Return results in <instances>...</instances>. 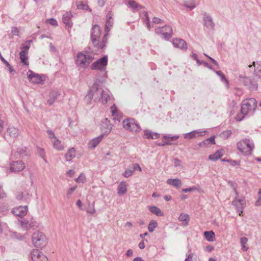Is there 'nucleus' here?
I'll return each instance as SVG.
<instances>
[{
    "mask_svg": "<svg viewBox=\"0 0 261 261\" xmlns=\"http://www.w3.org/2000/svg\"><path fill=\"white\" fill-rule=\"evenodd\" d=\"M257 101L253 98H250L244 99L242 101L241 107V115L242 116H240V115H237L236 119L237 121H241L245 115L251 116L252 115L257 108Z\"/></svg>",
    "mask_w": 261,
    "mask_h": 261,
    "instance_id": "1",
    "label": "nucleus"
},
{
    "mask_svg": "<svg viewBox=\"0 0 261 261\" xmlns=\"http://www.w3.org/2000/svg\"><path fill=\"white\" fill-rule=\"evenodd\" d=\"M94 57L91 54L84 51L77 54L75 64L77 67L86 69L93 60Z\"/></svg>",
    "mask_w": 261,
    "mask_h": 261,
    "instance_id": "2",
    "label": "nucleus"
},
{
    "mask_svg": "<svg viewBox=\"0 0 261 261\" xmlns=\"http://www.w3.org/2000/svg\"><path fill=\"white\" fill-rule=\"evenodd\" d=\"M238 149L244 154L248 155L251 153L253 148V144L248 139L242 140L237 143Z\"/></svg>",
    "mask_w": 261,
    "mask_h": 261,
    "instance_id": "3",
    "label": "nucleus"
},
{
    "mask_svg": "<svg viewBox=\"0 0 261 261\" xmlns=\"http://www.w3.org/2000/svg\"><path fill=\"white\" fill-rule=\"evenodd\" d=\"M32 242L36 247H43L47 244V239L44 234L40 231L35 232L32 238Z\"/></svg>",
    "mask_w": 261,
    "mask_h": 261,
    "instance_id": "4",
    "label": "nucleus"
},
{
    "mask_svg": "<svg viewBox=\"0 0 261 261\" xmlns=\"http://www.w3.org/2000/svg\"><path fill=\"white\" fill-rule=\"evenodd\" d=\"M46 132L54 148L58 151L63 150L64 146L61 141L56 137L54 132L51 129H48Z\"/></svg>",
    "mask_w": 261,
    "mask_h": 261,
    "instance_id": "5",
    "label": "nucleus"
},
{
    "mask_svg": "<svg viewBox=\"0 0 261 261\" xmlns=\"http://www.w3.org/2000/svg\"><path fill=\"white\" fill-rule=\"evenodd\" d=\"M95 94L97 97L95 100L101 101L103 104H106L111 99V94L109 91H104L102 89L95 88Z\"/></svg>",
    "mask_w": 261,
    "mask_h": 261,
    "instance_id": "6",
    "label": "nucleus"
},
{
    "mask_svg": "<svg viewBox=\"0 0 261 261\" xmlns=\"http://www.w3.org/2000/svg\"><path fill=\"white\" fill-rule=\"evenodd\" d=\"M122 124L123 127L126 130L130 132H140L141 130L138 124L136 123L135 120L132 118L123 120Z\"/></svg>",
    "mask_w": 261,
    "mask_h": 261,
    "instance_id": "7",
    "label": "nucleus"
},
{
    "mask_svg": "<svg viewBox=\"0 0 261 261\" xmlns=\"http://www.w3.org/2000/svg\"><path fill=\"white\" fill-rule=\"evenodd\" d=\"M101 34V31L99 25L95 24L92 27L91 38L94 45H99V39Z\"/></svg>",
    "mask_w": 261,
    "mask_h": 261,
    "instance_id": "8",
    "label": "nucleus"
},
{
    "mask_svg": "<svg viewBox=\"0 0 261 261\" xmlns=\"http://www.w3.org/2000/svg\"><path fill=\"white\" fill-rule=\"evenodd\" d=\"M240 82L244 85V86L248 87L251 91H256L258 88L257 83L250 78L247 77L243 76L242 75L239 76Z\"/></svg>",
    "mask_w": 261,
    "mask_h": 261,
    "instance_id": "9",
    "label": "nucleus"
},
{
    "mask_svg": "<svg viewBox=\"0 0 261 261\" xmlns=\"http://www.w3.org/2000/svg\"><path fill=\"white\" fill-rule=\"evenodd\" d=\"M155 32L158 34H161L165 39H170L172 34V29L170 26H165L162 28H158L155 29Z\"/></svg>",
    "mask_w": 261,
    "mask_h": 261,
    "instance_id": "10",
    "label": "nucleus"
},
{
    "mask_svg": "<svg viewBox=\"0 0 261 261\" xmlns=\"http://www.w3.org/2000/svg\"><path fill=\"white\" fill-rule=\"evenodd\" d=\"M107 63L108 58L107 56H105L93 63L91 65V68L92 70L97 69L104 71Z\"/></svg>",
    "mask_w": 261,
    "mask_h": 261,
    "instance_id": "11",
    "label": "nucleus"
},
{
    "mask_svg": "<svg viewBox=\"0 0 261 261\" xmlns=\"http://www.w3.org/2000/svg\"><path fill=\"white\" fill-rule=\"evenodd\" d=\"M203 24L208 30L212 31L215 29V24L212 17L206 12L203 14Z\"/></svg>",
    "mask_w": 261,
    "mask_h": 261,
    "instance_id": "12",
    "label": "nucleus"
},
{
    "mask_svg": "<svg viewBox=\"0 0 261 261\" xmlns=\"http://www.w3.org/2000/svg\"><path fill=\"white\" fill-rule=\"evenodd\" d=\"M232 203L236 207V209L239 213V215L241 216L245 206V200L244 198H238V196H236L235 199L232 201Z\"/></svg>",
    "mask_w": 261,
    "mask_h": 261,
    "instance_id": "13",
    "label": "nucleus"
},
{
    "mask_svg": "<svg viewBox=\"0 0 261 261\" xmlns=\"http://www.w3.org/2000/svg\"><path fill=\"white\" fill-rule=\"evenodd\" d=\"M33 261H48L47 257L38 249H34L31 252Z\"/></svg>",
    "mask_w": 261,
    "mask_h": 261,
    "instance_id": "14",
    "label": "nucleus"
},
{
    "mask_svg": "<svg viewBox=\"0 0 261 261\" xmlns=\"http://www.w3.org/2000/svg\"><path fill=\"white\" fill-rule=\"evenodd\" d=\"M21 227L24 230H28L36 226L37 223L33 218L25 219L19 221Z\"/></svg>",
    "mask_w": 261,
    "mask_h": 261,
    "instance_id": "15",
    "label": "nucleus"
},
{
    "mask_svg": "<svg viewBox=\"0 0 261 261\" xmlns=\"http://www.w3.org/2000/svg\"><path fill=\"white\" fill-rule=\"evenodd\" d=\"M24 168V164L21 161H14L10 164V171L12 172H20Z\"/></svg>",
    "mask_w": 261,
    "mask_h": 261,
    "instance_id": "16",
    "label": "nucleus"
},
{
    "mask_svg": "<svg viewBox=\"0 0 261 261\" xmlns=\"http://www.w3.org/2000/svg\"><path fill=\"white\" fill-rule=\"evenodd\" d=\"M28 212L27 206H19L14 208L12 212L15 216L22 217L27 215Z\"/></svg>",
    "mask_w": 261,
    "mask_h": 261,
    "instance_id": "17",
    "label": "nucleus"
},
{
    "mask_svg": "<svg viewBox=\"0 0 261 261\" xmlns=\"http://www.w3.org/2000/svg\"><path fill=\"white\" fill-rule=\"evenodd\" d=\"M27 76L30 81L35 84H40L43 81L42 76L35 74L31 70H29Z\"/></svg>",
    "mask_w": 261,
    "mask_h": 261,
    "instance_id": "18",
    "label": "nucleus"
},
{
    "mask_svg": "<svg viewBox=\"0 0 261 261\" xmlns=\"http://www.w3.org/2000/svg\"><path fill=\"white\" fill-rule=\"evenodd\" d=\"M104 135L101 134L99 136L95 137L89 141L88 144V147L89 149H94L98 144L102 141Z\"/></svg>",
    "mask_w": 261,
    "mask_h": 261,
    "instance_id": "19",
    "label": "nucleus"
},
{
    "mask_svg": "<svg viewBox=\"0 0 261 261\" xmlns=\"http://www.w3.org/2000/svg\"><path fill=\"white\" fill-rule=\"evenodd\" d=\"M172 43L174 47L176 48H179L185 50L187 49V44L183 39L179 38L173 39Z\"/></svg>",
    "mask_w": 261,
    "mask_h": 261,
    "instance_id": "20",
    "label": "nucleus"
},
{
    "mask_svg": "<svg viewBox=\"0 0 261 261\" xmlns=\"http://www.w3.org/2000/svg\"><path fill=\"white\" fill-rule=\"evenodd\" d=\"M207 132L205 130H193L190 133H188L184 134V138L185 139H191L194 138H195L197 136H202L203 133H206Z\"/></svg>",
    "mask_w": 261,
    "mask_h": 261,
    "instance_id": "21",
    "label": "nucleus"
},
{
    "mask_svg": "<svg viewBox=\"0 0 261 261\" xmlns=\"http://www.w3.org/2000/svg\"><path fill=\"white\" fill-rule=\"evenodd\" d=\"M179 138V136L175 135L173 136H164L163 139L164 141L162 142V143H160L158 144L159 146H165L167 145H171V141H174Z\"/></svg>",
    "mask_w": 261,
    "mask_h": 261,
    "instance_id": "22",
    "label": "nucleus"
},
{
    "mask_svg": "<svg viewBox=\"0 0 261 261\" xmlns=\"http://www.w3.org/2000/svg\"><path fill=\"white\" fill-rule=\"evenodd\" d=\"M252 67L254 68V75L261 79V64L259 63L258 62H257L256 63L255 62H253L252 65H248V67L249 68Z\"/></svg>",
    "mask_w": 261,
    "mask_h": 261,
    "instance_id": "23",
    "label": "nucleus"
},
{
    "mask_svg": "<svg viewBox=\"0 0 261 261\" xmlns=\"http://www.w3.org/2000/svg\"><path fill=\"white\" fill-rule=\"evenodd\" d=\"M7 133L12 138H16L20 134V130L14 126H10L7 128Z\"/></svg>",
    "mask_w": 261,
    "mask_h": 261,
    "instance_id": "24",
    "label": "nucleus"
},
{
    "mask_svg": "<svg viewBox=\"0 0 261 261\" xmlns=\"http://www.w3.org/2000/svg\"><path fill=\"white\" fill-rule=\"evenodd\" d=\"M31 196L28 193L18 192L16 195V198L21 202L27 201L30 199Z\"/></svg>",
    "mask_w": 261,
    "mask_h": 261,
    "instance_id": "25",
    "label": "nucleus"
},
{
    "mask_svg": "<svg viewBox=\"0 0 261 261\" xmlns=\"http://www.w3.org/2000/svg\"><path fill=\"white\" fill-rule=\"evenodd\" d=\"M72 16L70 12H67L63 16V22L67 27H71L72 26V22L71 21V18Z\"/></svg>",
    "mask_w": 261,
    "mask_h": 261,
    "instance_id": "26",
    "label": "nucleus"
},
{
    "mask_svg": "<svg viewBox=\"0 0 261 261\" xmlns=\"http://www.w3.org/2000/svg\"><path fill=\"white\" fill-rule=\"evenodd\" d=\"M126 4L130 7L134 11H138L143 8V7L134 0H126Z\"/></svg>",
    "mask_w": 261,
    "mask_h": 261,
    "instance_id": "27",
    "label": "nucleus"
},
{
    "mask_svg": "<svg viewBox=\"0 0 261 261\" xmlns=\"http://www.w3.org/2000/svg\"><path fill=\"white\" fill-rule=\"evenodd\" d=\"M224 150L219 149L216 152L213 154H211L209 155L208 159L211 161H216L219 159H220L223 155Z\"/></svg>",
    "mask_w": 261,
    "mask_h": 261,
    "instance_id": "28",
    "label": "nucleus"
},
{
    "mask_svg": "<svg viewBox=\"0 0 261 261\" xmlns=\"http://www.w3.org/2000/svg\"><path fill=\"white\" fill-rule=\"evenodd\" d=\"M95 97H97L96 94H95V88L91 89L89 91L88 93L86 95L85 100L87 103H90L91 100Z\"/></svg>",
    "mask_w": 261,
    "mask_h": 261,
    "instance_id": "29",
    "label": "nucleus"
},
{
    "mask_svg": "<svg viewBox=\"0 0 261 261\" xmlns=\"http://www.w3.org/2000/svg\"><path fill=\"white\" fill-rule=\"evenodd\" d=\"M118 194L119 195H122L125 194L127 191V185L126 182L122 181L118 187Z\"/></svg>",
    "mask_w": 261,
    "mask_h": 261,
    "instance_id": "30",
    "label": "nucleus"
},
{
    "mask_svg": "<svg viewBox=\"0 0 261 261\" xmlns=\"http://www.w3.org/2000/svg\"><path fill=\"white\" fill-rule=\"evenodd\" d=\"M143 137L146 139H156L160 137V134L146 130L144 132Z\"/></svg>",
    "mask_w": 261,
    "mask_h": 261,
    "instance_id": "31",
    "label": "nucleus"
},
{
    "mask_svg": "<svg viewBox=\"0 0 261 261\" xmlns=\"http://www.w3.org/2000/svg\"><path fill=\"white\" fill-rule=\"evenodd\" d=\"M168 185H172L176 188H179L181 185V181L179 178H170L167 180Z\"/></svg>",
    "mask_w": 261,
    "mask_h": 261,
    "instance_id": "32",
    "label": "nucleus"
},
{
    "mask_svg": "<svg viewBox=\"0 0 261 261\" xmlns=\"http://www.w3.org/2000/svg\"><path fill=\"white\" fill-rule=\"evenodd\" d=\"M21 62L25 65H29L28 53L25 50H22L19 53Z\"/></svg>",
    "mask_w": 261,
    "mask_h": 261,
    "instance_id": "33",
    "label": "nucleus"
},
{
    "mask_svg": "<svg viewBox=\"0 0 261 261\" xmlns=\"http://www.w3.org/2000/svg\"><path fill=\"white\" fill-rule=\"evenodd\" d=\"M149 210L151 213L158 216H163L164 215V213L162 212L159 208L155 206H149Z\"/></svg>",
    "mask_w": 261,
    "mask_h": 261,
    "instance_id": "34",
    "label": "nucleus"
},
{
    "mask_svg": "<svg viewBox=\"0 0 261 261\" xmlns=\"http://www.w3.org/2000/svg\"><path fill=\"white\" fill-rule=\"evenodd\" d=\"M75 156V151L74 148H72L68 150L65 155V158L67 162L70 161Z\"/></svg>",
    "mask_w": 261,
    "mask_h": 261,
    "instance_id": "35",
    "label": "nucleus"
},
{
    "mask_svg": "<svg viewBox=\"0 0 261 261\" xmlns=\"http://www.w3.org/2000/svg\"><path fill=\"white\" fill-rule=\"evenodd\" d=\"M204 236L206 240L208 242H213L215 240V233L212 231H205Z\"/></svg>",
    "mask_w": 261,
    "mask_h": 261,
    "instance_id": "36",
    "label": "nucleus"
},
{
    "mask_svg": "<svg viewBox=\"0 0 261 261\" xmlns=\"http://www.w3.org/2000/svg\"><path fill=\"white\" fill-rule=\"evenodd\" d=\"M111 110L112 112V115L113 117V119L119 121L121 117L118 114V110L115 105L111 107Z\"/></svg>",
    "mask_w": 261,
    "mask_h": 261,
    "instance_id": "37",
    "label": "nucleus"
},
{
    "mask_svg": "<svg viewBox=\"0 0 261 261\" xmlns=\"http://www.w3.org/2000/svg\"><path fill=\"white\" fill-rule=\"evenodd\" d=\"M108 35V33H106L103 35L101 42L99 40V45L94 46L101 49L103 48L107 43Z\"/></svg>",
    "mask_w": 261,
    "mask_h": 261,
    "instance_id": "38",
    "label": "nucleus"
},
{
    "mask_svg": "<svg viewBox=\"0 0 261 261\" xmlns=\"http://www.w3.org/2000/svg\"><path fill=\"white\" fill-rule=\"evenodd\" d=\"M248 242V239L245 237H242L240 239V244L241 245V248L243 251H247L248 249V247L247 246Z\"/></svg>",
    "mask_w": 261,
    "mask_h": 261,
    "instance_id": "39",
    "label": "nucleus"
},
{
    "mask_svg": "<svg viewBox=\"0 0 261 261\" xmlns=\"http://www.w3.org/2000/svg\"><path fill=\"white\" fill-rule=\"evenodd\" d=\"M178 220L180 221L184 222L185 225L187 226L189 221V216L188 214L181 213L179 216Z\"/></svg>",
    "mask_w": 261,
    "mask_h": 261,
    "instance_id": "40",
    "label": "nucleus"
},
{
    "mask_svg": "<svg viewBox=\"0 0 261 261\" xmlns=\"http://www.w3.org/2000/svg\"><path fill=\"white\" fill-rule=\"evenodd\" d=\"M59 94L56 92H52L50 94V98L48 100L47 102L49 105H52L57 99Z\"/></svg>",
    "mask_w": 261,
    "mask_h": 261,
    "instance_id": "41",
    "label": "nucleus"
},
{
    "mask_svg": "<svg viewBox=\"0 0 261 261\" xmlns=\"http://www.w3.org/2000/svg\"><path fill=\"white\" fill-rule=\"evenodd\" d=\"M157 225L158 224L155 221L151 220L148 224V231L150 232H152L154 231V228L157 226Z\"/></svg>",
    "mask_w": 261,
    "mask_h": 261,
    "instance_id": "42",
    "label": "nucleus"
},
{
    "mask_svg": "<svg viewBox=\"0 0 261 261\" xmlns=\"http://www.w3.org/2000/svg\"><path fill=\"white\" fill-rule=\"evenodd\" d=\"M16 152L21 156H24L28 154V151L27 148L22 147L18 148Z\"/></svg>",
    "mask_w": 261,
    "mask_h": 261,
    "instance_id": "43",
    "label": "nucleus"
},
{
    "mask_svg": "<svg viewBox=\"0 0 261 261\" xmlns=\"http://www.w3.org/2000/svg\"><path fill=\"white\" fill-rule=\"evenodd\" d=\"M113 25V21L107 20L106 24H105V30L106 32V33L109 32V31H110Z\"/></svg>",
    "mask_w": 261,
    "mask_h": 261,
    "instance_id": "44",
    "label": "nucleus"
},
{
    "mask_svg": "<svg viewBox=\"0 0 261 261\" xmlns=\"http://www.w3.org/2000/svg\"><path fill=\"white\" fill-rule=\"evenodd\" d=\"M231 134H232V133H231V130H226L224 131L222 133H221L220 134V136L222 138H223L224 139H227L230 136Z\"/></svg>",
    "mask_w": 261,
    "mask_h": 261,
    "instance_id": "45",
    "label": "nucleus"
},
{
    "mask_svg": "<svg viewBox=\"0 0 261 261\" xmlns=\"http://www.w3.org/2000/svg\"><path fill=\"white\" fill-rule=\"evenodd\" d=\"M86 212L87 213L90 214H94L96 213V210L94 208V206L93 204H89Z\"/></svg>",
    "mask_w": 261,
    "mask_h": 261,
    "instance_id": "46",
    "label": "nucleus"
},
{
    "mask_svg": "<svg viewBox=\"0 0 261 261\" xmlns=\"http://www.w3.org/2000/svg\"><path fill=\"white\" fill-rule=\"evenodd\" d=\"M86 176L85 175L83 174V173H81L80 176L75 179V180L77 182H82V183H84L86 181Z\"/></svg>",
    "mask_w": 261,
    "mask_h": 261,
    "instance_id": "47",
    "label": "nucleus"
},
{
    "mask_svg": "<svg viewBox=\"0 0 261 261\" xmlns=\"http://www.w3.org/2000/svg\"><path fill=\"white\" fill-rule=\"evenodd\" d=\"M134 173L132 168L126 169L125 172L123 173V175L125 177H128L130 176Z\"/></svg>",
    "mask_w": 261,
    "mask_h": 261,
    "instance_id": "48",
    "label": "nucleus"
},
{
    "mask_svg": "<svg viewBox=\"0 0 261 261\" xmlns=\"http://www.w3.org/2000/svg\"><path fill=\"white\" fill-rule=\"evenodd\" d=\"M228 184H229V186L233 189V191L234 192V193L236 194V196H239V193L237 191V189L235 186V184L233 182L231 181H229Z\"/></svg>",
    "mask_w": 261,
    "mask_h": 261,
    "instance_id": "49",
    "label": "nucleus"
},
{
    "mask_svg": "<svg viewBox=\"0 0 261 261\" xmlns=\"http://www.w3.org/2000/svg\"><path fill=\"white\" fill-rule=\"evenodd\" d=\"M144 15H145V18H146V23H147V27L148 30H150V28H151L150 27V23L149 18L148 15L147 14V12H145V14H144Z\"/></svg>",
    "mask_w": 261,
    "mask_h": 261,
    "instance_id": "50",
    "label": "nucleus"
},
{
    "mask_svg": "<svg viewBox=\"0 0 261 261\" xmlns=\"http://www.w3.org/2000/svg\"><path fill=\"white\" fill-rule=\"evenodd\" d=\"M229 107L232 108L231 113L232 114H233L235 112V111L238 108V107L237 106V103L234 101L232 102V103L230 105Z\"/></svg>",
    "mask_w": 261,
    "mask_h": 261,
    "instance_id": "51",
    "label": "nucleus"
},
{
    "mask_svg": "<svg viewBox=\"0 0 261 261\" xmlns=\"http://www.w3.org/2000/svg\"><path fill=\"white\" fill-rule=\"evenodd\" d=\"M47 21L48 22L49 24L53 26H57L58 23L56 20L54 18H50L49 19H47Z\"/></svg>",
    "mask_w": 261,
    "mask_h": 261,
    "instance_id": "52",
    "label": "nucleus"
},
{
    "mask_svg": "<svg viewBox=\"0 0 261 261\" xmlns=\"http://www.w3.org/2000/svg\"><path fill=\"white\" fill-rule=\"evenodd\" d=\"M216 73L217 74V75H218L219 76H220L221 81L223 80H224L226 78L225 75L220 70L216 71Z\"/></svg>",
    "mask_w": 261,
    "mask_h": 261,
    "instance_id": "53",
    "label": "nucleus"
},
{
    "mask_svg": "<svg viewBox=\"0 0 261 261\" xmlns=\"http://www.w3.org/2000/svg\"><path fill=\"white\" fill-rule=\"evenodd\" d=\"M76 188H77V187L76 186H73V187L70 188V189H69V190H68V191L67 192V195L69 196H70L73 193V192L76 190Z\"/></svg>",
    "mask_w": 261,
    "mask_h": 261,
    "instance_id": "54",
    "label": "nucleus"
},
{
    "mask_svg": "<svg viewBox=\"0 0 261 261\" xmlns=\"http://www.w3.org/2000/svg\"><path fill=\"white\" fill-rule=\"evenodd\" d=\"M206 142H207L208 144H214L215 143V136L206 139Z\"/></svg>",
    "mask_w": 261,
    "mask_h": 261,
    "instance_id": "55",
    "label": "nucleus"
},
{
    "mask_svg": "<svg viewBox=\"0 0 261 261\" xmlns=\"http://www.w3.org/2000/svg\"><path fill=\"white\" fill-rule=\"evenodd\" d=\"M132 168L134 172H135V170H138L139 171H141L142 170L141 167L138 164H134Z\"/></svg>",
    "mask_w": 261,
    "mask_h": 261,
    "instance_id": "56",
    "label": "nucleus"
},
{
    "mask_svg": "<svg viewBox=\"0 0 261 261\" xmlns=\"http://www.w3.org/2000/svg\"><path fill=\"white\" fill-rule=\"evenodd\" d=\"M19 32V30L17 27H14L12 28L11 33L14 35L18 36Z\"/></svg>",
    "mask_w": 261,
    "mask_h": 261,
    "instance_id": "57",
    "label": "nucleus"
},
{
    "mask_svg": "<svg viewBox=\"0 0 261 261\" xmlns=\"http://www.w3.org/2000/svg\"><path fill=\"white\" fill-rule=\"evenodd\" d=\"M173 164H174V166L175 167H177L181 166L180 161L179 159H177V158L174 159V160H173Z\"/></svg>",
    "mask_w": 261,
    "mask_h": 261,
    "instance_id": "58",
    "label": "nucleus"
},
{
    "mask_svg": "<svg viewBox=\"0 0 261 261\" xmlns=\"http://www.w3.org/2000/svg\"><path fill=\"white\" fill-rule=\"evenodd\" d=\"M195 190H196V188L195 187H193L189 188L183 189L182 190V191L184 192L187 193V192H192V191H194Z\"/></svg>",
    "mask_w": 261,
    "mask_h": 261,
    "instance_id": "59",
    "label": "nucleus"
},
{
    "mask_svg": "<svg viewBox=\"0 0 261 261\" xmlns=\"http://www.w3.org/2000/svg\"><path fill=\"white\" fill-rule=\"evenodd\" d=\"M30 45L27 44H25L24 43L22 44L21 48L22 49V50H25L27 53H28V50L30 48Z\"/></svg>",
    "mask_w": 261,
    "mask_h": 261,
    "instance_id": "60",
    "label": "nucleus"
},
{
    "mask_svg": "<svg viewBox=\"0 0 261 261\" xmlns=\"http://www.w3.org/2000/svg\"><path fill=\"white\" fill-rule=\"evenodd\" d=\"M163 21L159 18H158V17H153V19H152V22L154 23H162Z\"/></svg>",
    "mask_w": 261,
    "mask_h": 261,
    "instance_id": "61",
    "label": "nucleus"
},
{
    "mask_svg": "<svg viewBox=\"0 0 261 261\" xmlns=\"http://www.w3.org/2000/svg\"><path fill=\"white\" fill-rule=\"evenodd\" d=\"M185 6L190 10H192L196 7V5L194 3H192L190 5L185 4Z\"/></svg>",
    "mask_w": 261,
    "mask_h": 261,
    "instance_id": "62",
    "label": "nucleus"
},
{
    "mask_svg": "<svg viewBox=\"0 0 261 261\" xmlns=\"http://www.w3.org/2000/svg\"><path fill=\"white\" fill-rule=\"evenodd\" d=\"M107 0H98L97 3L99 7H103L105 3H106Z\"/></svg>",
    "mask_w": 261,
    "mask_h": 261,
    "instance_id": "63",
    "label": "nucleus"
},
{
    "mask_svg": "<svg viewBox=\"0 0 261 261\" xmlns=\"http://www.w3.org/2000/svg\"><path fill=\"white\" fill-rule=\"evenodd\" d=\"M193 256V254L192 253H190L187 255V258L185 259V261H192V258Z\"/></svg>",
    "mask_w": 261,
    "mask_h": 261,
    "instance_id": "64",
    "label": "nucleus"
}]
</instances>
